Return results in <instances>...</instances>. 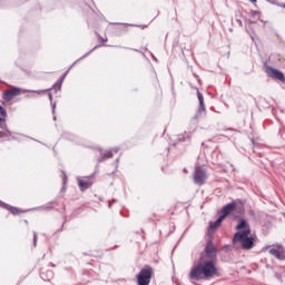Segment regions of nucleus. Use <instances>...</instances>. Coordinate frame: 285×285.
<instances>
[{"label": "nucleus", "mask_w": 285, "mask_h": 285, "mask_svg": "<svg viewBox=\"0 0 285 285\" xmlns=\"http://www.w3.org/2000/svg\"><path fill=\"white\" fill-rule=\"evenodd\" d=\"M205 254L208 257V259H215V257H217V249L215 248L213 240L207 242L205 247Z\"/></svg>", "instance_id": "7"}, {"label": "nucleus", "mask_w": 285, "mask_h": 285, "mask_svg": "<svg viewBox=\"0 0 285 285\" xmlns=\"http://www.w3.org/2000/svg\"><path fill=\"white\" fill-rule=\"evenodd\" d=\"M222 222H224V216H219L216 222L209 223V233H215L216 228H219V226H222Z\"/></svg>", "instance_id": "10"}, {"label": "nucleus", "mask_w": 285, "mask_h": 285, "mask_svg": "<svg viewBox=\"0 0 285 285\" xmlns=\"http://www.w3.org/2000/svg\"><path fill=\"white\" fill-rule=\"evenodd\" d=\"M193 177L194 183L197 186H204L206 184V179H208V174H206V169H204V167L198 166L195 168Z\"/></svg>", "instance_id": "4"}, {"label": "nucleus", "mask_w": 285, "mask_h": 285, "mask_svg": "<svg viewBox=\"0 0 285 285\" xmlns=\"http://www.w3.org/2000/svg\"><path fill=\"white\" fill-rule=\"evenodd\" d=\"M6 115H7L6 109H3V112L0 111V121H6Z\"/></svg>", "instance_id": "15"}, {"label": "nucleus", "mask_w": 285, "mask_h": 285, "mask_svg": "<svg viewBox=\"0 0 285 285\" xmlns=\"http://www.w3.org/2000/svg\"><path fill=\"white\" fill-rule=\"evenodd\" d=\"M21 95V89L12 88L3 91V99L6 101H12L14 97H19Z\"/></svg>", "instance_id": "6"}, {"label": "nucleus", "mask_w": 285, "mask_h": 285, "mask_svg": "<svg viewBox=\"0 0 285 285\" xmlns=\"http://www.w3.org/2000/svg\"><path fill=\"white\" fill-rule=\"evenodd\" d=\"M78 186L83 191V190H88V188H90V186H92V183H90L88 180H78Z\"/></svg>", "instance_id": "11"}, {"label": "nucleus", "mask_w": 285, "mask_h": 285, "mask_svg": "<svg viewBox=\"0 0 285 285\" xmlns=\"http://www.w3.org/2000/svg\"><path fill=\"white\" fill-rule=\"evenodd\" d=\"M197 97L200 104L199 110H206V107L204 106V95H202V92H197Z\"/></svg>", "instance_id": "13"}, {"label": "nucleus", "mask_w": 285, "mask_h": 285, "mask_svg": "<svg viewBox=\"0 0 285 285\" xmlns=\"http://www.w3.org/2000/svg\"><path fill=\"white\" fill-rule=\"evenodd\" d=\"M237 232L234 237L233 242H240V246L244 250H250L255 248V243L257 242V236H248L250 235V225L244 218L238 220V225L236 226Z\"/></svg>", "instance_id": "2"}, {"label": "nucleus", "mask_w": 285, "mask_h": 285, "mask_svg": "<svg viewBox=\"0 0 285 285\" xmlns=\"http://www.w3.org/2000/svg\"><path fill=\"white\" fill-rule=\"evenodd\" d=\"M188 277L194 282L213 279V277H219V269H217V266H215V261H206L195 265L190 269Z\"/></svg>", "instance_id": "1"}, {"label": "nucleus", "mask_w": 285, "mask_h": 285, "mask_svg": "<svg viewBox=\"0 0 285 285\" xmlns=\"http://www.w3.org/2000/svg\"><path fill=\"white\" fill-rule=\"evenodd\" d=\"M269 255L273 257H276V259H279L283 262L285 259V250L284 247L278 246L269 249Z\"/></svg>", "instance_id": "8"}, {"label": "nucleus", "mask_w": 285, "mask_h": 285, "mask_svg": "<svg viewBox=\"0 0 285 285\" xmlns=\"http://www.w3.org/2000/svg\"><path fill=\"white\" fill-rule=\"evenodd\" d=\"M235 208H237V203H229L226 206H224L220 210L222 216L224 217V219H226V217H228V215H230V213H233V210H235Z\"/></svg>", "instance_id": "9"}, {"label": "nucleus", "mask_w": 285, "mask_h": 285, "mask_svg": "<svg viewBox=\"0 0 285 285\" xmlns=\"http://www.w3.org/2000/svg\"><path fill=\"white\" fill-rule=\"evenodd\" d=\"M112 157H114L112 150H109L104 154L102 159H100L99 161H106V159H112Z\"/></svg>", "instance_id": "14"}, {"label": "nucleus", "mask_w": 285, "mask_h": 285, "mask_svg": "<svg viewBox=\"0 0 285 285\" xmlns=\"http://www.w3.org/2000/svg\"><path fill=\"white\" fill-rule=\"evenodd\" d=\"M266 75H268L272 79L283 81V83L285 82L284 73L273 67H266Z\"/></svg>", "instance_id": "5"}, {"label": "nucleus", "mask_w": 285, "mask_h": 285, "mask_svg": "<svg viewBox=\"0 0 285 285\" xmlns=\"http://www.w3.org/2000/svg\"><path fill=\"white\" fill-rule=\"evenodd\" d=\"M250 3H257V0H249Z\"/></svg>", "instance_id": "18"}, {"label": "nucleus", "mask_w": 285, "mask_h": 285, "mask_svg": "<svg viewBox=\"0 0 285 285\" xmlns=\"http://www.w3.org/2000/svg\"><path fill=\"white\" fill-rule=\"evenodd\" d=\"M7 210H9L11 215H21V213H26V210L12 206H7Z\"/></svg>", "instance_id": "12"}, {"label": "nucleus", "mask_w": 285, "mask_h": 285, "mask_svg": "<svg viewBox=\"0 0 285 285\" xmlns=\"http://www.w3.org/2000/svg\"><path fill=\"white\" fill-rule=\"evenodd\" d=\"M153 277H155V269L150 265H145L136 275V284L150 285Z\"/></svg>", "instance_id": "3"}, {"label": "nucleus", "mask_w": 285, "mask_h": 285, "mask_svg": "<svg viewBox=\"0 0 285 285\" xmlns=\"http://www.w3.org/2000/svg\"><path fill=\"white\" fill-rule=\"evenodd\" d=\"M33 246H37V233H33Z\"/></svg>", "instance_id": "17"}, {"label": "nucleus", "mask_w": 285, "mask_h": 285, "mask_svg": "<svg viewBox=\"0 0 285 285\" xmlns=\"http://www.w3.org/2000/svg\"><path fill=\"white\" fill-rule=\"evenodd\" d=\"M0 111H2V114H3V107H1V106H0Z\"/></svg>", "instance_id": "19"}, {"label": "nucleus", "mask_w": 285, "mask_h": 285, "mask_svg": "<svg viewBox=\"0 0 285 285\" xmlns=\"http://www.w3.org/2000/svg\"><path fill=\"white\" fill-rule=\"evenodd\" d=\"M99 40H100L101 43H107L108 36H105V37L99 36Z\"/></svg>", "instance_id": "16"}]
</instances>
